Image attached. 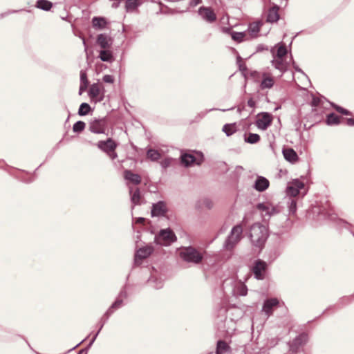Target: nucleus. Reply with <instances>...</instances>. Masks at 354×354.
Returning <instances> with one entry per match:
<instances>
[{"instance_id":"obj_56","label":"nucleus","mask_w":354,"mask_h":354,"mask_svg":"<svg viewBox=\"0 0 354 354\" xmlns=\"http://www.w3.org/2000/svg\"><path fill=\"white\" fill-rule=\"evenodd\" d=\"M103 82L108 84H113L115 81L114 77L111 75H104L102 77Z\"/></svg>"},{"instance_id":"obj_50","label":"nucleus","mask_w":354,"mask_h":354,"mask_svg":"<svg viewBox=\"0 0 354 354\" xmlns=\"http://www.w3.org/2000/svg\"><path fill=\"white\" fill-rule=\"evenodd\" d=\"M236 63L238 64L239 69L240 71L244 72L248 70L246 65L243 63L241 57L239 55H238L236 57Z\"/></svg>"},{"instance_id":"obj_21","label":"nucleus","mask_w":354,"mask_h":354,"mask_svg":"<svg viewBox=\"0 0 354 354\" xmlns=\"http://www.w3.org/2000/svg\"><path fill=\"white\" fill-rule=\"evenodd\" d=\"M280 6L277 4H273L268 10L266 15V22L273 24L277 22L280 19L279 10Z\"/></svg>"},{"instance_id":"obj_14","label":"nucleus","mask_w":354,"mask_h":354,"mask_svg":"<svg viewBox=\"0 0 354 354\" xmlns=\"http://www.w3.org/2000/svg\"><path fill=\"white\" fill-rule=\"evenodd\" d=\"M308 340V335L306 333H301L296 336L290 344V349L292 352H297L300 347L305 345Z\"/></svg>"},{"instance_id":"obj_4","label":"nucleus","mask_w":354,"mask_h":354,"mask_svg":"<svg viewBox=\"0 0 354 354\" xmlns=\"http://www.w3.org/2000/svg\"><path fill=\"white\" fill-rule=\"evenodd\" d=\"M177 241L174 232L169 227L160 229L154 236V243L160 246L168 247Z\"/></svg>"},{"instance_id":"obj_59","label":"nucleus","mask_w":354,"mask_h":354,"mask_svg":"<svg viewBox=\"0 0 354 354\" xmlns=\"http://www.w3.org/2000/svg\"><path fill=\"white\" fill-rule=\"evenodd\" d=\"M268 50V46H265L264 44H261L257 45V48H256V52L260 53V52H263V50Z\"/></svg>"},{"instance_id":"obj_58","label":"nucleus","mask_w":354,"mask_h":354,"mask_svg":"<svg viewBox=\"0 0 354 354\" xmlns=\"http://www.w3.org/2000/svg\"><path fill=\"white\" fill-rule=\"evenodd\" d=\"M92 345H93V344H91L89 342L88 345H87L85 348L80 350L77 354H88V352L89 351V349L91 348Z\"/></svg>"},{"instance_id":"obj_38","label":"nucleus","mask_w":354,"mask_h":354,"mask_svg":"<svg viewBox=\"0 0 354 354\" xmlns=\"http://www.w3.org/2000/svg\"><path fill=\"white\" fill-rule=\"evenodd\" d=\"M239 241L237 237L229 235L224 242L223 247L226 250H232Z\"/></svg>"},{"instance_id":"obj_18","label":"nucleus","mask_w":354,"mask_h":354,"mask_svg":"<svg viewBox=\"0 0 354 354\" xmlns=\"http://www.w3.org/2000/svg\"><path fill=\"white\" fill-rule=\"evenodd\" d=\"M270 186V181L264 176H257L252 185L253 189L259 192H265Z\"/></svg>"},{"instance_id":"obj_51","label":"nucleus","mask_w":354,"mask_h":354,"mask_svg":"<svg viewBox=\"0 0 354 354\" xmlns=\"http://www.w3.org/2000/svg\"><path fill=\"white\" fill-rule=\"evenodd\" d=\"M24 9H21V10H9L7 12H3V13L0 14V19H3L5 17L8 16L9 15L17 13V12H21V11H24ZM25 11H26L28 12H30V10H25Z\"/></svg>"},{"instance_id":"obj_6","label":"nucleus","mask_w":354,"mask_h":354,"mask_svg":"<svg viewBox=\"0 0 354 354\" xmlns=\"http://www.w3.org/2000/svg\"><path fill=\"white\" fill-rule=\"evenodd\" d=\"M256 117L254 124L261 131L267 130L272 125L274 119L272 113L266 111L259 113Z\"/></svg>"},{"instance_id":"obj_15","label":"nucleus","mask_w":354,"mask_h":354,"mask_svg":"<svg viewBox=\"0 0 354 354\" xmlns=\"http://www.w3.org/2000/svg\"><path fill=\"white\" fill-rule=\"evenodd\" d=\"M279 304V301L277 298H270L264 300L262 306V311L270 317L272 315L274 308L277 307Z\"/></svg>"},{"instance_id":"obj_41","label":"nucleus","mask_w":354,"mask_h":354,"mask_svg":"<svg viewBox=\"0 0 354 354\" xmlns=\"http://www.w3.org/2000/svg\"><path fill=\"white\" fill-rule=\"evenodd\" d=\"M92 111V109L90 106V104L87 102H82L78 109L77 114L80 116H85L88 115L91 111Z\"/></svg>"},{"instance_id":"obj_61","label":"nucleus","mask_w":354,"mask_h":354,"mask_svg":"<svg viewBox=\"0 0 354 354\" xmlns=\"http://www.w3.org/2000/svg\"><path fill=\"white\" fill-rule=\"evenodd\" d=\"M133 222L138 224H144L146 222V218L144 217H136L133 218Z\"/></svg>"},{"instance_id":"obj_35","label":"nucleus","mask_w":354,"mask_h":354,"mask_svg":"<svg viewBox=\"0 0 354 354\" xmlns=\"http://www.w3.org/2000/svg\"><path fill=\"white\" fill-rule=\"evenodd\" d=\"M53 3L48 0H37L35 3V7L41 10L48 12L51 10Z\"/></svg>"},{"instance_id":"obj_13","label":"nucleus","mask_w":354,"mask_h":354,"mask_svg":"<svg viewBox=\"0 0 354 354\" xmlns=\"http://www.w3.org/2000/svg\"><path fill=\"white\" fill-rule=\"evenodd\" d=\"M305 184L301 180L293 179L287 186V194L291 196H297L302 189H304Z\"/></svg>"},{"instance_id":"obj_20","label":"nucleus","mask_w":354,"mask_h":354,"mask_svg":"<svg viewBox=\"0 0 354 354\" xmlns=\"http://www.w3.org/2000/svg\"><path fill=\"white\" fill-rule=\"evenodd\" d=\"M270 53L273 58H282L288 54V50L286 46L282 42L277 43L270 49Z\"/></svg>"},{"instance_id":"obj_17","label":"nucleus","mask_w":354,"mask_h":354,"mask_svg":"<svg viewBox=\"0 0 354 354\" xmlns=\"http://www.w3.org/2000/svg\"><path fill=\"white\" fill-rule=\"evenodd\" d=\"M130 199L132 203V208L135 205H140L145 203L143 196L141 194L140 189L138 187L133 189L129 187Z\"/></svg>"},{"instance_id":"obj_64","label":"nucleus","mask_w":354,"mask_h":354,"mask_svg":"<svg viewBox=\"0 0 354 354\" xmlns=\"http://www.w3.org/2000/svg\"><path fill=\"white\" fill-rule=\"evenodd\" d=\"M346 123L349 127H354V118H346Z\"/></svg>"},{"instance_id":"obj_39","label":"nucleus","mask_w":354,"mask_h":354,"mask_svg":"<svg viewBox=\"0 0 354 354\" xmlns=\"http://www.w3.org/2000/svg\"><path fill=\"white\" fill-rule=\"evenodd\" d=\"M101 88L97 83H93L90 86L88 91V95L90 97H97L100 95Z\"/></svg>"},{"instance_id":"obj_34","label":"nucleus","mask_w":354,"mask_h":354,"mask_svg":"<svg viewBox=\"0 0 354 354\" xmlns=\"http://www.w3.org/2000/svg\"><path fill=\"white\" fill-rule=\"evenodd\" d=\"M230 346L222 339L217 341L216 347V354H225L230 351Z\"/></svg>"},{"instance_id":"obj_8","label":"nucleus","mask_w":354,"mask_h":354,"mask_svg":"<svg viewBox=\"0 0 354 354\" xmlns=\"http://www.w3.org/2000/svg\"><path fill=\"white\" fill-rule=\"evenodd\" d=\"M256 208L262 212L263 221L270 220L272 216H274L279 213L278 208L275 206H272L270 203H259L256 205Z\"/></svg>"},{"instance_id":"obj_9","label":"nucleus","mask_w":354,"mask_h":354,"mask_svg":"<svg viewBox=\"0 0 354 354\" xmlns=\"http://www.w3.org/2000/svg\"><path fill=\"white\" fill-rule=\"evenodd\" d=\"M169 212L167 203L165 201H158L153 203L151 207V216L165 217Z\"/></svg>"},{"instance_id":"obj_53","label":"nucleus","mask_w":354,"mask_h":354,"mask_svg":"<svg viewBox=\"0 0 354 354\" xmlns=\"http://www.w3.org/2000/svg\"><path fill=\"white\" fill-rule=\"evenodd\" d=\"M203 204L207 209H212L214 206L213 201L209 198H204L203 199Z\"/></svg>"},{"instance_id":"obj_46","label":"nucleus","mask_w":354,"mask_h":354,"mask_svg":"<svg viewBox=\"0 0 354 354\" xmlns=\"http://www.w3.org/2000/svg\"><path fill=\"white\" fill-rule=\"evenodd\" d=\"M86 128V123L84 121L78 120L73 125V131L76 133H81Z\"/></svg>"},{"instance_id":"obj_44","label":"nucleus","mask_w":354,"mask_h":354,"mask_svg":"<svg viewBox=\"0 0 354 354\" xmlns=\"http://www.w3.org/2000/svg\"><path fill=\"white\" fill-rule=\"evenodd\" d=\"M324 101L328 102L326 97L324 96L320 97H316L315 95H313V98L310 102V105L313 107V109H315L316 107H318L323 104Z\"/></svg>"},{"instance_id":"obj_24","label":"nucleus","mask_w":354,"mask_h":354,"mask_svg":"<svg viewBox=\"0 0 354 354\" xmlns=\"http://www.w3.org/2000/svg\"><path fill=\"white\" fill-rule=\"evenodd\" d=\"M97 57L101 61L108 63H112L115 59L114 53L110 48L100 49Z\"/></svg>"},{"instance_id":"obj_42","label":"nucleus","mask_w":354,"mask_h":354,"mask_svg":"<svg viewBox=\"0 0 354 354\" xmlns=\"http://www.w3.org/2000/svg\"><path fill=\"white\" fill-rule=\"evenodd\" d=\"M123 305H124V300L122 298L117 297L115 300L112 303V304L108 308L109 313H113L116 310L120 308Z\"/></svg>"},{"instance_id":"obj_55","label":"nucleus","mask_w":354,"mask_h":354,"mask_svg":"<svg viewBox=\"0 0 354 354\" xmlns=\"http://www.w3.org/2000/svg\"><path fill=\"white\" fill-rule=\"evenodd\" d=\"M262 26L261 22H258L252 28H250V30L252 34L257 35L261 30V26Z\"/></svg>"},{"instance_id":"obj_25","label":"nucleus","mask_w":354,"mask_h":354,"mask_svg":"<svg viewBox=\"0 0 354 354\" xmlns=\"http://www.w3.org/2000/svg\"><path fill=\"white\" fill-rule=\"evenodd\" d=\"M123 174L124 178L133 185H138L141 183V176L138 174H134L131 170L125 169Z\"/></svg>"},{"instance_id":"obj_57","label":"nucleus","mask_w":354,"mask_h":354,"mask_svg":"<svg viewBox=\"0 0 354 354\" xmlns=\"http://www.w3.org/2000/svg\"><path fill=\"white\" fill-rule=\"evenodd\" d=\"M170 164H171V159L167 158L162 160L160 162L161 167L164 169L169 167Z\"/></svg>"},{"instance_id":"obj_45","label":"nucleus","mask_w":354,"mask_h":354,"mask_svg":"<svg viewBox=\"0 0 354 354\" xmlns=\"http://www.w3.org/2000/svg\"><path fill=\"white\" fill-rule=\"evenodd\" d=\"M328 102L330 103V106L337 112H338V113H341L342 115H352V113L349 110H348V109H345V108H344V107H342V106H339V105H338V104H335L334 102Z\"/></svg>"},{"instance_id":"obj_63","label":"nucleus","mask_w":354,"mask_h":354,"mask_svg":"<svg viewBox=\"0 0 354 354\" xmlns=\"http://www.w3.org/2000/svg\"><path fill=\"white\" fill-rule=\"evenodd\" d=\"M351 296L344 297L339 299V303L342 304H344L351 302Z\"/></svg>"},{"instance_id":"obj_27","label":"nucleus","mask_w":354,"mask_h":354,"mask_svg":"<svg viewBox=\"0 0 354 354\" xmlns=\"http://www.w3.org/2000/svg\"><path fill=\"white\" fill-rule=\"evenodd\" d=\"M113 314V313H109V310L107 309V310L104 313V314L103 315V316L102 317V318L100 319L99 323H98V325H99V328L97 330V331L93 335L91 339L90 340V342L91 344H93V343L95 342V339H97L98 335L100 334V331L102 330V329L103 328L104 324H106V322L108 321L109 317Z\"/></svg>"},{"instance_id":"obj_10","label":"nucleus","mask_w":354,"mask_h":354,"mask_svg":"<svg viewBox=\"0 0 354 354\" xmlns=\"http://www.w3.org/2000/svg\"><path fill=\"white\" fill-rule=\"evenodd\" d=\"M218 330L221 333L226 334L232 333L234 328V322L232 319H227L225 315L219 317L216 322Z\"/></svg>"},{"instance_id":"obj_11","label":"nucleus","mask_w":354,"mask_h":354,"mask_svg":"<svg viewBox=\"0 0 354 354\" xmlns=\"http://www.w3.org/2000/svg\"><path fill=\"white\" fill-rule=\"evenodd\" d=\"M153 250V247L150 245L138 249L134 254V264L137 266L141 265L142 260L149 257Z\"/></svg>"},{"instance_id":"obj_22","label":"nucleus","mask_w":354,"mask_h":354,"mask_svg":"<svg viewBox=\"0 0 354 354\" xmlns=\"http://www.w3.org/2000/svg\"><path fill=\"white\" fill-rule=\"evenodd\" d=\"M282 153L284 159L290 163L294 164L299 160L297 152L292 147L284 146Z\"/></svg>"},{"instance_id":"obj_40","label":"nucleus","mask_w":354,"mask_h":354,"mask_svg":"<svg viewBox=\"0 0 354 354\" xmlns=\"http://www.w3.org/2000/svg\"><path fill=\"white\" fill-rule=\"evenodd\" d=\"M233 109H234V107L229 108V109H217V108H212V109H207L204 111H201V113H198L197 115L195 117L194 120L195 121L201 120L206 115L207 113H208L209 112L213 111H221L223 112H225L227 111H230V110H233Z\"/></svg>"},{"instance_id":"obj_47","label":"nucleus","mask_w":354,"mask_h":354,"mask_svg":"<svg viewBox=\"0 0 354 354\" xmlns=\"http://www.w3.org/2000/svg\"><path fill=\"white\" fill-rule=\"evenodd\" d=\"M245 36L246 34L244 32L232 31L231 32L232 40L239 43L243 41Z\"/></svg>"},{"instance_id":"obj_52","label":"nucleus","mask_w":354,"mask_h":354,"mask_svg":"<svg viewBox=\"0 0 354 354\" xmlns=\"http://www.w3.org/2000/svg\"><path fill=\"white\" fill-rule=\"evenodd\" d=\"M195 156H196V161L194 162V165H201L205 160L203 153L202 152H198L197 155Z\"/></svg>"},{"instance_id":"obj_19","label":"nucleus","mask_w":354,"mask_h":354,"mask_svg":"<svg viewBox=\"0 0 354 354\" xmlns=\"http://www.w3.org/2000/svg\"><path fill=\"white\" fill-rule=\"evenodd\" d=\"M95 44L101 49L110 48L113 44V39L105 33H100L97 35Z\"/></svg>"},{"instance_id":"obj_33","label":"nucleus","mask_w":354,"mask_h":354,"mask_svg":"<svg viewBox=\"0 0 354 354\" xmlns=\"http://www.w3.org/2000/svg\"><path fill=\"white\" fill-rule=\"evenodd\" d=\"M274 84V79L272 77H269L267 75L266 73L263 74V79L260 84V88L267 89V88H271Z\"/></svg>"},{"instance_id":"obj_3","label":"nucleus","mask_w":354,"mask_h":354,"mask_svg":"<svg viewBox=\"0 0 354 354\" xmlns=\"http://www.w3.org/2000/svg\"><path fill=\"white\" fill-rule=\"evenodd\" d=\"M313 212L314 214H317L318 216H322L324 218H328L331 221H335L336 225L337 227H344L348 230L354 237V232L353 231V228L354 227V226L351 223H348V221L342 218H337L333 214H330V212H327L324 208H322L319 206L313 207Z\"/></svg>"},{"instance_id":"obj_48","label":"nucleus","mask_w":354,"mask_h":354,"mask_svg":"<svg viewBox=\"0 0 354 354\" xmlns=\"http://www.w3.org/2000/svg\"><path fill=\"white\" fill-rule=\"evenodd\" d=\"M242 232L243 229L241 225H236L232 228L230 235L233 236L234 237H237L239 241H240Z\"/></svg>"},{"instance_id":"obj_16","label":"nucleus","mask_w":354,"mask_h":354,"mask_svg":"<svg viewBox=\"0 0 354 354\" xmlns=\"http://www.w3.org/2000/svg\"><path fill=\"white\" fill-rule=\"evenodd\" d=\"M97 146L102 151L109 153L111 151L115 150L118 144L113 138H109L106 140L98 141Z\"/></svg>"},{"instance_id":"obj_36","label":"nucleus","mask_w":354,"mask_h":354,"mask_svg":"<svg viewBox=\"0 0 354 354\" xmlns=\"http://www.w3.org/2000/svg\"><path fill=\"white\" fill-rule=\"evenodd\" d=\"M147 158L152 162L158 161L161 158V154L157 149L148 148L147 150Z\"/></svg>"},{"instance_id":"obj_29","label":"nucleus","mask_w":354,"mask_h":354,"mask_svg":"<svg viewBox=\"0 0 354 354\" xmlns=\"http://www.w3.org/2000/svg\"><path fill=\"white\" fill-rule=\"evenodd\" d=\"M108 22L104 17H93L92 18V25L95 29L103 30L106 28Z\"/></svg>"},{"instance_id":"obj_62","label":"nucleus","mask_w":354,"mask_h":354,"mask_svg":"<svg viewBox=\"0 0 354 354\" xmlns=\"http://www.w3.org/2000/svg\"><path fill=\"white\" fill-rule=\"evenodd\" d=\"M292 66L293 67V68L295 69V71H297V72H298V73H301V74H303V75H306H306L305 74V73L302 71V69H301V68H300L299 67V66L296 64V62H293V64H292Z\"/></svg>"},{"instance_id":"obj_23","label":"nucleus","mask_w":354,"mask_h":354,"mask_svg":"<svg viewBox=\"0 0 354 354\" xmlns=\"http://www.w3.org/2000/svg\"><path fill=\"white\" fill-rule=\"evenodd\" d=\"M151 269L152 272H151V275L147 280V283L156 290L160 289L163 286V281L155 274V273L157 272L156 269L154 267H152Z\"/></svg>"},{"instance_id":"obj_30","label":"nucleus","mask_w":354,"mask_h":354,"mask_svg":"<svg viewBox=\"0 0 354 354\" xmlns=\"http://www.w3.org/2000/svg\"><path fill=\"white\" fill-rule=\"evenodd\" d=\"M180 162L185 167H189L194 165V162L196 161V156L187 153H183L180 155Z\"/></svg>"},{"instance_id":"obj_12","label":"nucleus","mask_w":354,"mask_h":354,"mask_svg":"<svg viewBox=\"0 0 354 354\" xmlns=\"http://www.w3.org/2000/svg\"><path fill=\"white\" fill-rule=\"evenodd\" d=\"M198 14L203 21L208 24H213L217 19V16L213 8L209 6H202L199 7Z\"/></svg>"},{"instance_id":"obj_37","label":"nucleus","mask_w":354,"mask_h":354,"mask_svg":"<svg viewBox=\"0 0 354 354\" xmlns=\"http://www.w3.org/2000/svg\"><path fill=\"white\" fill-rule=\"evenodd\" d=\"M222 131L225 133L226 136H231L237 131L236 124L227 123L223 125Z\"/></svg>"},{"instance_id":"obj_54","label":"nucleus","mask_w":354,"mask_h":354,"mask_svg":"<svg viewBox=\"0 0 354 354\" xmlns=\"http://www.w3.org/2000/svg\"><path fill=\"white\" fill-rule=\"evenodd\" d=\"M129 295L127 291V285H124L122 288L120 290L118 297H120L122 299H127Z\"/></svg>"},{"instance_id":"obj_32","label":"nucleus","mask_w":354,"mask_h":354,"mask_svg":"<svg viewBox=\"0 0 354 354\" xmlns=\"http://www.w3.org/2000/svg\"><path fill=\"white\" fill-rule=\"evenodd\" d=\"M244 141L246 143L254 145L258 143L261 140V136L258 133H245L243 135Z\"/></svg>"},{"instance_id":"obj_2","label":"nucleus","mask_w":354,"mask_h":354,"mask_svg":"<svg viewBox=\"0 0 354 354\" xmlns=\"http://www.w3.org/2000/svg\"><path fill=\"white\" fill-rule=\"evenodd\" d=\"M178 255L186 263L198 265L206 259L207 252L192 245L181 246L178 248Z\"/></svg>"},{"instance_id":"obj_49","label":"nucleus","mask_w":354,"mask_h":354,"mask_svg":"<svg viewBox=\"0 0 354 354\" xmlns=\"http://www.w3.org/2000/svg\"><path fill=\"white\" fill-rule=\"evenodd\" d=\"M80 76V84L88 86L89 81L88 80L87 74H86V71L84 70H81Z\"/></svg>"},{"instance_id":"obj_28","label":"nucleus","mask_w":354,"mask_h":354,"mask_svg":"<svg viewBox=\"0 0 354 354\" xmlns=\"http://www.w3.org/2000/svg\"><path fill=\"white\" fill-rule=\"evenodd\" d=\"M142 4V0H126L124 8L127 12H132Z\"/></svg>"},{"instance_id":"obj_31","label":"nucleus","mask_w":354,"mask_h":354,"mask_svg":"<svg viewBox=\"0 0 354 354\" xmlns=\"http://www.w3.org/2000/svg\"><path fill=\"white\" fill-rule=\"evenodd\" d=\"M325 123L328 126L338 125L341 123V120L335 113L331 112L326 115Z\"/></svg>"},{"instance_id":"obj_1","label":"nucleus","mask_w":354,"mask_h":354,"mask_svg":"<svg viewBox=\"0 0 354 354\" xmlns=\"http://www.w3.org/2000/svg\"><path fill=\"white\" fill-rule=\"evenodd\" d=\"M269 237L268 227L259 222L253 223L249 232V238L252 245L261 251Z\"/></svg>"},{"instance_id":"obj_60","label":"nucleus","mask_w":354,"mask_h":354,"mask_svg":"<svg viewBox=\"0 0 354 354\" xmlns=\"http://www.w3.org/2000/svg\"><path fill=\"white\" fill-rule=\"evenodd\" d=\"M248 293V288L246 286H243L238 290V295L240 296H245Z\"/></svg>"},{"instance_id":"obj_26","label":"nucleus","mask_w":354,"mask_h":354,"mask_svg":"<svg viewBox=\"0 0 354 354\" xmlns=\"http://www.w3.org/2000/svg\"><path fill=\"white\" fill-rule=\"evenodd\" d=\"M271 64L274 68L279 70L281 74H283L288 71V62L284 59L273 58V59L271 60Z\"/></svg>"},{"instance_id":"obj_5","label":"nucleus","mask_w":354,"mask_h":354,"mask_svg":"<svg viewBox=\"0 0 354 354\" xmlns=\"http://www.w3.org/2000/svg\"><path fill=\"white\" fill-rule=\"evenodd\" d=\"M268 265L266 261L261 259L254 260L250 268L254 277L257 280H263L266 278Z\"/></svg>"},{"instance_id":"obj_7","label":"nucleus","mask_w":354,"mask_h":354,"mask_svg":"<svg viewBox=\"0 0 354 354\" xmlns=\"http://www.w3.org/2000/svg\"><path fill=\"white\" fill-rule=\"evenodd\" d=\"M107 122L106 117L94 118L88 123V130L95 134L105 133Z\"/></svg>"},{"instance_id":"obj_43","label":"nucleus","mask_w":354,"mask_h":354,"mask_svg":"<svg viewBox=\"0 0 354 354\" xmlns=\"http://www.w3.org/2000/svg\"><path fill=\"white\" fill-rule=\"evenodd\" d=\"M287 207L290 214H295L297 210V203L295 198H289L287 201Z\"/></svg>"}]
</instances>
